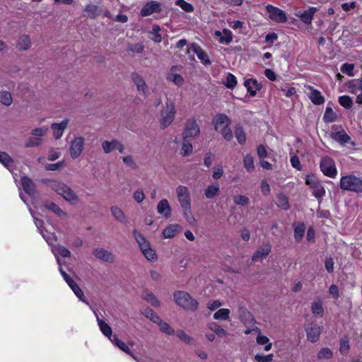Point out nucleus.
Here are the masks:
<instances>
[{
  "label": "nucleus",
  "mask_w": 362,
  "mask_h": 362,
  "mask_svg": "<svg viewBox=\"0 0 362 362\" xmlns=\"http://www.w3.org/2000/svg\"><path fill=\"white\" fill-rule=\"evenodd\" d=\"M176 194L184 217L189 224H194L196 220L192 215V199L188 187L185 185L177 186L176 188Z\"/></svg>",
  "instance_id": "nucleus-1"
},
{
  "label": "nucleus",
  "mask_w": 362,
  "mask_h": 362,
  "mask_svg": "<svg viewBox=\"0 0 362 362\" xmlns=\"http://www.w3.org/2000/svg\"><path fill=\"white\" fill-rule=\"evenodd\" d=\"M42 182L57 194L62 197L66 201L69 202H76L78 201L77 194L66 184L59 180L49 179H44Z\"/></svg>",
  "instance_id": "nucleus-2"
},
{
  "label": "nucleus",
  "mask_w": 362,
  "mask_h": 362,
  "mask_svg": "<svg viewBox=\"0 0 362 362\" xmlns=\"http://www.w3.org/2000/svg\"><path fill=\"white\" fill-rule=\"evenodd\" d=\"M173 296L175 303L185 310L194 311L198 308L197 300L185 291H176L174 293Z\"/></svg>",
  "instance_id": "nucleus-3"
},
{
  "label": "nucleus",
  "mask_w": 362,
  "mask_h": 362,
  "mask_svg": "<svg viewBox=\"0 0 362 362\" xmlns=\"http://www.w3.org/2000/svg\"><path fill=\"white\" fill-rule=\"evenodd\" d=\"M86 146V139L81 135H74L69 142V153L71 159L78 158L83 153Z\"/></svg>",
  "instance_id": "nucleus-4"
},
{
  "label": "nucleus",
  "mask_w": 362,
  "mask_h": 362,
  "mask_svg": "<svg viewBox=\"0 0 362 362\" xmlns=\"http://www.w3.org/2000/svg\"><path fill=\"white\" fill-rule=\"evenodd\" d=\"M340 187L344 190L361 192L362 180L352 175L344 176L340 180Z\"/></svg>",
  "instance_id": "nucleus-5"
},
{
  "label": "nucleus",
  "mask_w": 362,
  "mask_h": 362,
  "mask_svg": "<svg viewBox=\"0 0 362 362\" xmlns=\"http://www.w3.org/2000/svg\"><path fill=\"white\" fill-rule=\"evenodd\" d=\"M175 112L174 103L171 100H168L165 108L161 111L160 123L162 126L166 127L173 122Z\"/></svg>",
  "instance_id": "nucleus-6"
},
{
  "label": "nucleus",
  "mask_w": 362,
  "mask_h": 362,
  "mask_svg": "<svg viewBox=\"0 0 362 362\" xmlns=\"http://www.w3.org/2000/svg\"><path fill=\"white\" fill-rule=\"evenodd\" d=\"M101 147L105 154L111 153L115 150H117L120 153H124L125 150L124 146L116 139L103 141Z\"/></svg>",
  "instance_id": "nucleus-7"
},
{
  "label": "nucleus",
  "mask_w": 362,
  "mask_h": 362,
  "mask_svg": "<svg viewBox=\"0 0 362 362\" xmlns=\"http://www.w3.org/2000/svg\"><path fill=\"white\" fill-rule=\"evenodd\" d=\"M321 171L326 176L334 177L337 175V169L334 160L329 157H323L320 161Z\"/></svg>",
  "instance_id": "nucleus-8"
},
{
  "label": "nucleus",
  "mask_w": 362,
  "mask_h": 362,
  "mask_svg": "<svg viewBox=\"0 0 362 362\" xmlns=\"http://www.w3.org/2000/svg\"><path fill=\"white\" fill-rule=\"evenodd\" d=\"M322 330V327L317 324L313 322L309 324L305 328L308 340L312 343L317 341Z\"/></svg>",
  "instance_id": "nucleus-9"
},
{
  "label": "nucleus",
  "mask_w": 362,
  "mask_h": 362,
  "mask_svg": "<svg viewBox=\"0 0 362 362\" xmlns=\"http://www.w3.org/2000/svg\"><path fill=\"white\" fill-rule=\"evenodd\" d=\"M267 11L269 13V17L273 21L276 23H285L287 21L286 13L280 8L269 5L267 6Z\"/></svg>",
  "instance_id": "nucleus-10"
},
{
  "label": "nucleus",
  "mask_w": 362,
  "mask_h": 362,
  "mask_svg": "<svg viewBox=\"0 0 362 362\" xmlns=\"http://www.w3.org/2000/svg\"><path fill=\"white\" fill-rule=\"evenodd\" d=\"M132 78L134 83L136 86V89L139 93L144 97H146L148 94V88L144 78L136 73L132 75Z\"/></svg>",
  "instance_id": "nucleus-11"
},
{
  "label": "nucleus",
  "mask_w": 362,
  "mask_h": 362,
  "mask_svg": "<svg viewBox=\"0 0 362 362\" xmlns=\"http://www.w3.org/2000/svg\"><path fill=\"white\" fill-rule=\"evenodd\" d=\"M200 133V128L195 120H189L187 122L183 132V139L195 137Z\"/></svg>",
  "instance_id": "nucleus-12"
},
{
  "label": "nucleus",
  "mask_w": 362,
  "mask_h": 362,
  "mask_svg": "<svg viewBox=\"0 0 362 362\" xmlns=\"http://www.w3.org/2000/svg\"><path fill=\"white\" fill-rule=\"evenodd\" d=\"M93 254L97 259L108 263H112L115 259V256L111 252L104 248H95Z\"/></svg>",
  "instance_id": "nucleus-13"
},
{
  "label": "nucleus",
  "mask_w": 362,
  "mask_h": 362,
  "mask_svg": "<svg viewBox=\"0 0 362 362\" xmlns=\"http://www.w3.org/2000/svg\"><path fill=\"white\" fill-rule=\"evenodd\" d=\"M272 245L269 243H264L261 245L256 252L254 253L252 261V262H259L262 261L264 258H265L271 252Z\"/></svg>",
  "instance_id": "nucleus-14"
},
{
  "label": "nucleus",
  "mask_w": 362,
  "mask_h": 362,
  "mask_svg": "<svg viewBox=\"0 0 362 362\" xmlns=\"http://www.w3.org/2000/svg\"><path fill=\"white\" fill-rule=\"evenodd\" d=\"M160 11V4L158 1H151L146 3L140 11V14L142 16H148L154 13H158Z\"/></svg>",
  "instance_id": "nucleus-15"
},
{
  "label": "nucleus",
  "mask_w": 362,
  "mask_h": 362,
  "mask_svg": "<svg viewBox=\"0 0 362 362\" xmlns=\"http://www.w3.org/2000/svg\"><path fill=\"white\" fill-rule=\"evenodd\" d=\"M111 215L119 223L127 225L129 220L124 211L118 206H112L110 209Z\"/></svg>",
  "instance_id": "nucleus-16"
},
{
  "label": "nucleus",
  "mask_w": 362,
  "mask_h": 362,
  "mask_svg": "<svg viewBox=\"0 0 362 362\" xmlns=\"http://www.w3.org/2000/svg\"><path fill=\"white\" fill-rule=\"evenodd\" d=\"M230 123V119L224 114L217 115L214 119V128L218 132L228 127Z\"/></svg>",
  "instance_id": "nucleus-17"
},
{
  "label": "nucleus",
  "mask_w": 362,
  "mask_h": 362,
  "mask_svg": "<svg viewBox=\"0 0 362 362\" xmlns=\"http://www.w3.org/2000/svg\"><path fill=\"white\" fill-rule=\"evenodd\" d=\"M69 122L68 119H64L59 123L52 124L51 129L53 131V136L55 139H59L62 136L64 130L69 124Z\"/></svg>",
  "instance_id": "nucleus-18"
},
{
  "label": "nucleus",
  "mask_w": 362,
  "mask_h": 362,
  "mask_svg": "<svg viewBox=\"0 0 362 362\" xmlns=\"http://www.w3.org/2000/svg\"><path fill=\"white\" fill-rule=\"evenodd\" d=\"M305 87L310 91L308 96L314 105H319L325 103V98L319 90L309 85H306Z\"/></svg>",
  "instance_id": "nucleus-19"
},
{
  "label": "nucleus",
  "mask_w": 362,
  "mask_h": 362,
  "mask_svg": "<svg viewBox=\"0 0 362 362\" xmlns=\"http://www.w3.org/2000/svg\"><path fill=\"white\" fill-rule=\"evenodd\" d=\"M111 342L120 350L132 356L134 360L136 361H139V358L133 354L129 346L123 341L119 339L117 336L115 335L112 339H111Z\"/></svg>",
  "instance_id": "nucleus-20"
},
{
  "label": "nucleus",
  "mask_w": 362,
  "mask_h": 362,
  "mask_svg": "<svg viewBox=\"0 0 362 362\" xmlns=\"http://www.w3.org/2000/svg\"><path fill=\"white\" fill-rule=\"evenodd\" d=\"M317 11V8L310 7L308 10L303 12L298 11L296 13V16L299 18L304 23L310 24L313 18L314 14Z\"/></svg>",
  "instance_id": "nucleus-21"
},
{
  "label": "nucleus",
  "mask_w": 362,
  "mask_h": 362,
  "mask_svg": "<svg viewBox=\"0 0 362 362\" xmlns=\"http://www.w3.org/2000/svg\"><path fill=\"white\" fill-rule=\"evenodd\" d=\"M94 314L96 317L98 325L100 328V330L111 341V339H112V337L115 336V335H112V328L107 323H106L105 321H103V320L99 318V317L98 316V314L95 311H94Z\"/></svg>",
  "instance_id": "nucleus-22"
},
{
  "label": "nucleus",
  "mask_w": 362,
  "mask_h": 362,
  "mask_svg": "<svg viewBox=\"0 0 362 362\" xmlns=\"http://www.w3.org/2000/svg\"><path fill=\"white\" fill-rule=\"evenodd\" d=\"M102 9L94 4H88L84 8V16L92 19H95L102 13Z\"/></svg>",
  "instance_id": "nucleus-23"
},
{
  "label": "nucleus",
  "mask_w": 362,
  "mask_h": 362,
  "mask_svg": "<svg viewBox=\"0 0 362 362\" xmlns=\"http://www.w3.org/2000/svg\"><path fill=\"white\" fill-rule=\"evenodd\" d=\"M158 213L165 218H169L171 215V207L166 199H161L157 205Z\"/></svg>",
  "instance_id": "nucleus-24"
},
{
  "label": "nucleus",
  "mask_w": 362,
  "mask_h": 362,
  "mask_svg": "<svg viewBox=\"0 0 362 362\" xmlns=\"http://www.w3.org/2000/svg\"><path fill=\"white\" fill-rule=\"evenodd\" d=\"M31 44L30 36L26 34H23L19 36L17 40L16 48L19 51H25L30 48Z\"/></svg>",
  "instance_id": "nucleus-25"
},
{
  "label": "nucleus",
  "mask_w": 362,
  "mask_h": 362,
  "mask_svg": "<svg viewBox=\"0 0 362 362\" xmlns=\"http://www.w3.org/2000/svg\"><path fill=\"white\" fill-rule=\"evenodd\" d=\"M52 251L54 254L59 267L61 266V262L58 257V255H61L63 257H69L71 256V252L62 245L52 246Z\"/></svg>",
  "instance_id": "nucleus-26"
},
{
  "label": "nucleus",
  "mask_w": 362,
  "mask_h": 362,
  "mask_svg": "<svg viewBox=\"0 0 362 362\" xmlns=\"http://www.w3.org/2000/svg\"><path fill=\"white\" fill-rule=\"evenodd\" d=\"M191 49L197 54L199 59H200L203 63L205 64H211V61L209 60L207 54L197 44H192Z\"/></svg>",
  "instance_id": "nucleus-27"
},
{
  "label": "nucleus",
  "mask_w": 362,
  "mask_h": 362,
  "mask_svg": "<svg viewBox=\"0 0 362 362\" xmlns=\"http://www.w3.org/2000/svg\"><path fill=\"white\" fill-rule=\"evenodd\" d=\"M43 205L45 209L52 211L54 214L59 217L66 218L67 216V214L57 204L52 202L46 201Z\"/></svg>",
  "instance_id": "nucleus-28"
},
{
  "label": "nucleus",
  "mask_w": 362,
  "mask_h": 362,
  "mask_svg": "<svg viewBox=\"0 0 362 362\" xmlns=\"http://www.w3.org/2000/svg\"><path fill=\"white\" fill-rule=\"evenodd\" d=\"M331 137L333 140L342 145L348 144L351 141L350 136L344 130L332 132L331 134Z\"/></svg>",
  "instance_id": "nucleus-29"
},
{
  "label": "nucleus",
  "mask_w": 362,
  "mask_h": 362,
  "mask_svg": "<svg viewBox=\"0 0 362 362\" xmlns=\"http://www.w3.org/2000/svg\"><path fill=\"white\" fill-rule=\"evenodd\" d=\"M176 69V66H173L170 69V72L168 74L166 78L168 81L173 82L174 84L180 86L183 84L184 78L181 75L175 72Z\"/></svg>",
  "instance_id": "nucleus-30"
},
{
  "label": "nucleus",
  "mask_w": 362,
  "mask_h": 362,
  "mask_svg": "<svg viewBox=\"0 0 362 362\" xmlns=\"http://www.w3.org/2000/svg\"><path fill=\"white\" fill-rule=\"evenodd\" d=\"M23 190L30 195H33L35 191L34 182L27 177H23L21 180Z\"/></svg>",
  "instance_id": "nucleus-31"
},
{
  "label": "nucleus",
  "mask_w": 362,
  "mask_h": 362,
  "mask_svg": "<svg viewBox=\"0 0 362 362\" xmlns=\"http://www.w3.org/2000/svg\"><path fill=\"white\" fill-rule=\"evenodd\" d=\"M181 227L178 224H170L163 231V236L165 238H173L180 230Z\"/></svg>",
  "instance_id": "nucleus-32"
},
{
  "label": "nucleus",
  "mask_w": 362,
  "mask_h": 362,
  "mask_svg": "<svg viewBox=\"0 0 362 362\" xmlns=\"http://www.w3.org/2000/svg\"><path fill=\"white\" fill-rule=\"evenodd\" d=\"M220 192V186L218 183L209 185L204 190V195L207 199H213Z\"/></svg>",
  "instance_id": "nucleus-33"
},
{
  "label": "nucleus",
  "mask_w": 362,
  "mask_h": 362,
  "mask_svg": "<svg viewBox=\"0 0 362 362\" xmlns=\"http://www.w3.org/2000/svg\"><path fill=\"white\" fill-rule=\"evenodd\" d=\"M245 86L250 95L255 96L256 91L261 88V85L255 79H247L245 81Z\"/></svg>",
  "instance_id": "nucleus-34"
},
{
  "label": "nucleus",
  "mask_w": 362,
  "mask_h": 362,
  "mask_svg": "<svg viewBox=\"0 0 362 362\" xmlns=\"http://www.w3.org/2000/svg\"><path fill=\"white\" fill-rule=\"evenodd\" d=\"M208 328L219 337H223L229 335V333L216 322L209 323L208 325Z\"/></svg>",
  "instance_id": "nucleus-35"
},
{
  "label": "nucleus",
  "mask_w": 362,
  "mask_h": 362,
  "mask_svg": "<svg viewBox=\"0 0 362 362\" xmlns=\"http://www.w3.org/2000/svg\"><path fill=\"white\" fill-rule=\"evenodd\" d=\"M161 28L159 25H154L151 31H149V38L156 43L162 41V36L160 33Z\"/></svg>",
  "instance_id": "nucleus-36"
},
{
  "label": "nucleus",
  "mask_w": 362,
  "mask_h": 362,
  "mask_svg": "<svg viewBox=\"0 0 362 362\" xmlns=\"http://www.w3.org/2000/svg\"><path fill=\"white\" fill-rule=\"evenodd\" d=\"M230 311L227 308H221L218 310L213 315L214 320L224 321L228 320L230 317Z\"/></svg>",
  "instance_id": "nucleus-37"
},
{
  "label": "nucleus",
  "mask_w": 362,
  "mask_h": 362,
  "mask_svg": "<svg viewBox=\"0 0 362 362\" xmlns=\"http://www.w3.org/2000/svg\"><path fill=\"white\" fill-rule=\"evenodd\" d=\"M311 310L315 315L322 317L324 314L322 303L320 300L313 302L311 305Z\"/></svg>",
  "instance_id": "nucleus-38"
},
{
  "label": "nucleus",
  "mask_w": 362,
  "mask_h": 362,
  "mask_svg": "<svg viewBox=\"0 0 362 362\" xmlns=\"http://www.w3.org/2000/svg\"><path fill=\"white\" fill-rule=\"evenodd\" d=\"M0 102L6 106H10L13 103L11 94L6 90L0 91Z\"/></svg>",
  "instance_id": "nucleus-39"
},
{
  "label": "nucleus",
  "mask_w": 362,
  "mask_h": 362,
  "mask_svg": "<svg viewBox=\"0 0 362 362\" xmlns=\"http://www.w3.org/2000/svg\"><path fill=\"white\" fill-rule=\"evenodd\" d=\"M332 357L333 352L330 349L327 347L322 348L317 354V358L319 360H327L332 358Z\"/></svg>",
  "instance_id": "nucleus-40"
},
{
  "label": "nucleus",
  "mask_w": 362,
  "mask_h": 362,
  "mask_svg": "<svg viewBox=\"0 0 362 362\" xmlns=\"http://www.w3.org/2000/svg\"><path fill=\"white\" fill-rule=\"evenodd\" d=\"M69 287L71 288L73 292L79 298L80 300L89 305L88 302L86 300L83 291L81 289V288L76 282L72 284Z\"/></svg>",
  "instance_id": "nucleus-41"
},
{
  "label": "nucleus",
  "mask_w": 362,
  "mask_h": 362,
  "mask_svg": "<svg viewBox=\"0 0 362 362\" xmlns=\"http://www.w3.org/2000/svg\"><path fill=\"white\" fill-rule=\"evenodd\" d=\"M243 165L248 173H251L255 169L254 160L251 155H246L243 158Z\"/></svg>",
  "instance_id": "nucleus-42"
},
{
  "label": "nucleus",
  "mask_w": 362,
  "mask_h": 362,
  "mask_svg": "<svg viewBox=\"0 0 362 362\" xmlns=\"http://www.w3.org/2000/svg\"><path fill=\"white\" fill-rule=\"evenodd\" d=\"M142 314L150 319L154 323L160 322V317L154 313V311L150 308H145L141 311Z\"/></svg>",
  "instance_id": "nucleus-43"
},
{
  "label": "nucleus",
  "mask_w": 362,
  "mask_h": 362,
  "mask_svg": "<svg viewBox=\"0 0 362 362\" xmlns=\"http://www.w3.org/2000/svg\"><path fill=\"white\" fill-rule=\"evenodd\" d=\"M192 150L193 147L192 144L189 141L186 140V139H184V141L182 144L180 154H182L183 156H187L192 153Z\"/></svg>",
  "instance_id": "nucleus-44"
},
{
  "label": "nucleus",
  "mask_w": 362,
  "mask_h": 362,
  "mask_svg": "<svg viewBox=\"0 0 362 362\" xmlns=\"http://www.w3.org/2000/svg\"><path fill=\"white\" fill-rule=\"evenodd\" d=\"M276 204L279 207L284 210L288 209L290 206L288 197L281 194L278 195Z\"/></svg>",
  "instance_id": "nucleus-45"
},
{
  "label": "nucleus",
  "mask_w": 362,
  "mask_h": 362,
  "mask_svg": "<svg viewBox=\"0 0 362 362\" xmlns=\"http://www.w3.org/2000/svg\"><path fill=\"white\" fill-rule=\"evenodd\" d=\"M235 136L239 144H243L246 141V136L243 129L240 126H237L235 129Z\"/></svg>",
  "instance_id": "nucleus-46"
},
{
  "label": "nucleus",
  "mask_w": 362,
  "mask_h": 362,
  "mask_svg": "<svg viewBox=\"0 0 362 362\" xmlns=\"http://www.w3.org/2000/svg\"><path fill=\"white\" fill-rule=\"evenodd\" d=\"M0 162L6 168H9L13 164V159L6 152L0 151Z\"/></svg>",
  "instance_id": "nucleus-47"
},
{
  "label": "nucleus",
  "mask_w": 362,
  "mask_h": 362,
  "mask_svg": "<svg viewBox=\"0 0 362 362\" xmlns=\"http://www.w3.org/2000/svg\"><path fill=\"white\" fill-rule=\"evenodd\" d=\"M132 233L140 248L148 243L146 238L138 230H134Z\"/></svg>",
  "instance_id": "nucleus-48"
},
{
  "label": "nucleus",
  "mask_w": 362,
  "mask_h": 362,
  "mask_svg": "<svg viewBox=\"0 0 362 362\" xmlns=\"http://www.w3.org/2000/svg\"><path fill=\"white\" fill-rule=\"evenodd\" d=\"M132 233L140 248L148 243L146 238L138 230H134Z\"/></svg>",
  "instance_id": "nucleus-49"
},
{
  "label": "nucleus",
  "mask_w": 362,
  "mask_h": 362,
  "mask_svg": "<svg viewBox=\"0 0 362 362\" xmlns=\"http://www.w3.org/2000/svg\"><path fill=\"white\" fill-rule=\"evenodd\" d=\"M177 337L187 344H193L195 340L187 334L184 331L179 330L176 333Z\"/></svg>",
  "instance_id": "nucleus-50"
},
{
  "label": "nucleus",
  "mask_w": 362,
  "mask_h": 362,
  "mask_svg": "<svg viewBox=\"0 0 362 362\" xmlns=\"http://www.w3.org/2000/svg\"><path fill=\"white\" fill-rule=\"evenodd\" d=\"M337 117L336 113L330 107H327L323 116V119L325 122H332Z\"/></svg>",
  "instance_id": "nucleus-51"
},
{
  "label": "nucleus",
  "mask_w": 362,
  "mask_h": 362,
  "mask_svg": "<svg viewBox=\"0 0 362 362\" xmlns=\"http://www.w3.org/2000/svg\"><path fill=\"white\" fill-rule=\"evenodd\" d=\"M156 324L159 325V328L163 332L169 335L174 334L173 329L167 322H163L160 318V322H157Z\"/></svg>",
  "instance_id": "nucleus-52"
},
{
  "label": "nucleus",
  "mask_w": 362,
  "mask_h": 362,
  "mask_svg": "<svg viewBox=\"0 0 362 362\" xmlns=\"http://www.w3.org/2000/svg\"><path fill=\"white\" fill-rule=\"evenodd\" d=\"M224 84L228 88H230V89L234 88L237 84V81H236L235 76L233 74L228 73L226 77V81H225Z\"/></svg>",
  "instance_id": "nucleus-53"
},
{
  "label": "nucleus",
  "mask_w": 362,
  "mask_h": 362,
  "mask_svg": "<svg viewBox=\"0 0 362 362\" xmlns=\"http://www.w3.org/2000/svg\"><path fill=\"white\" fill-rule=\"evenodd\" d=\"M304 224L297 226L294 229V238L297 241H300L304 235L305 233Z\"/></svg>",
  "instance_id": "nucleus-54"
},
{
  "label": "nucleus",
  "mask_w": 362,
  "mask_h": 362,
  "mask_svg": "<svg viewBox=\"0 0 362 362\" xmlns=\"http://www.w3.org/2000/svg\"><path fill=\"white\" fill-rule=\"evenodd\" d=\"M339 104L345 107L350 108L353 105V101L351 98L348 95H342L339 98Z\"/></svg>",
  "instance_id": "nucleus-55"
},
{
  "label": "nucleus",
  "mask_w": 362,
  "mask_h": 362,
  "mask_svg": "<svg viewBox=\"0 0 362 362\" xmlns=\"http://www.w3.org/2000/svg\"><path fill=\"white\" fill-rule=\"evenodd\" d=\"M313 194L317 198L322 197L325 194V190L321 182H320L313 188Z\"/></svg>",
  "instance_id": "nucleus-56"
},
{
  "label": "nucleus",
  "mask_w": 362,
  "mask_h": 362,
  "mask_svg": "<svg viewBox=\"0 0 362 362\" xmlns=\"http://www.w3.org/2000/svg\"><path fill=\"white\" fill-rule=\"evenodd\" d=\"M143 298L151 303L153 306H158L160 305L159 300L152 293H147L144 295Z\"/></svg>",
  "instance_id": "nucleus-57"
},
{
  "label": "nucleus",
  "mask_w": 362,
  "mask_h": 362,
  "mask_svg": "<svg viewBox=\"0 0 362 362\" xmlns=\"http://www.w3.org/2000/svg\"><path fill=\"white\" fill-rule=\"evenodd\" d=\"M234 203L237 205L246 206L249 204L250 199L245 195H236L233 197Z\"/></svg>",
  "instance_id": "nucleus-58"
},
{
  "label": "nucleus",
  "mask_w": 362,
  "mask_h": 362,
  "mask_svg": "<svg viewBox=\"0 0 362 362\" xmlns=\"http://www.w3.org/2000/svg\"><path fill=\"white\" fill-rule=\"evenodd\" d=\"M142 253L148 261L156 262L157 260V255L151 247Z\"/></svg>",
  "instance_id": "nucleus-59"
},
{
  "label": "nucleus",
  "mask_w": 362,
  "mask_h": 362,
  "mask_svg": "<svg viewBox=\"0 0 362 362\" xmlns=\"http://www.w3.org/2000/svg\"><path fill=\"white\" fill-rule=\"evenodd\" d=\"M122 161L127 167H129L132 169H136L137 168V165L133 156L131 155L122 157Z\"/></svg>",
  "instance_id": "nucleus-60"
},
{
  "label": "nucleus",
  "mask_w": 362,
  "mask_h": 362,
  "mask_svg": "<svg viewBox=\"0 0 362 362\" xmlns=\"http://www.w3.org/2000/svg\"><path fill=\"white\" fill-rule=\"evenodd\" d=\"M350 346L349 340L346 337L343 338L340 341L339 351L341 354H347L349 351Z\"/></svg>",
  "instance_id": "nucleus-61"
},
{
  "label": "nucleus",
  "mask_w": 362,
  "mask_h": 362,
  "mask_svg": "<svg viewBox=\"0 0 362 362\" xmlns=\"http://www.w3.org/2000/svg\"><path fill=\"white\" fill-rule=\"evenodd\" d=\"M42 141V140L40 138L30 137L25 143V146L26 148L38 146L41 145Z\"/></svg>",
  "instance_id": "nucleus-62"
},
{
  "label": "nucleus",
  "mask_w": 362,
  "mask_h": 362,
  "mask_svg": "<svg viewBox=\"0 0 362 362\" xmlns=\"http://www.w3.org/2000/svg\"><path fill=\"white\" fill-rule=\"evenodd\" d=\"M274 355L272 354L268 355L256 354L254 359L256 362H272L273 361Z\"/></svg>",
  "instance_id": "nucleus-63"
},
{
  "label": "nucleus",
  "mask_w": 362,
  "mask_h": 362,
  "mask_svg": "<svg viewBox=\"0 0 362 362\" xmlns=\"http://www.w3.org/2000/svg\"><path fill=\"white\" fill-rule=\"evenodd\" d=\"M223 175V168L222 165H218L213 168L212 177L214 180H217L220 179Z\"/></svg>",
  "instance_id": "nucleus-64"
}]
</instances>
